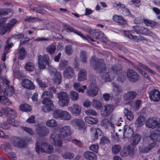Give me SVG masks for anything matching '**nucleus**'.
I'll use <instances>...</instances> for the list:
<instances>
[{
	"label": "nucleus",
	"instance_id": "nucleus-1",
	"mask_svg": "<svg viewBox=\"0 0 160 160\" xmlns=\"http://www.w3.org/2000/svg\"><path fill=\"white\" fill-rule=\"evenodd\" d=\"M122 69V65L120 64H116L112 66L108 72L105 73L101 74V78L105 81H110L113 79L116 76L121 72Z\"/></svg>",
	"mask_w": 160,
	"mask_h": 160
},
{
	"label": "nucleus",
	"instance_id": "nucleus-2",
	"mask_svg": "<svg viewBox=\"0 0 160 160\" xmlns=\"http://www.w3.org/2000/svg\"><path fill=\"white\" fill-rule=\"evenodd\" d=\"M53 96L52 93L51 92L45 91L43 93L42 98L43 99L42 101V103L44 106L42 107V111L45 112H48L53 109V102L50 99Z\"/></svg>",
	"mask_w": 160,
	"mask_h": 160
},
{
	"label": "nucleus",
	"instance_id": "nucleus-3",
	"mask_svg": "<svg viewBox=\"0 0 160 160\" xmlns=\"http://www.w3.org/2000/svg\"><path fill=\"white\" fill-rule=\"evenodd\" d=\"M119 122L117 118L111 116L109 121L106 118L103 119L101 122V125L106 129L111 127V129L113 131V132H115V129H116L117 127L122 125V123Z\"/></svg>",
	"mask_w": 160,
	"mask_h": 160
},
{
	"label": "nucleus",
	"instance_id": "nucleus-4",
	"mask_svg": "<svg viewBox=\"0 0 160 160\" xmlns=\"http://www.w3.org/2000/svg\"><path fill=\"white\" fill-rule=\"evenodd\" d=\"M91 63H93L95 69L100 72V74H104L105 72L103 73L106 68V65L104 61L102 59H97L95 57H92L91 59Z\"/></svg>",
	"mask_w": 160,
	"mask_h": 160
},
{
	"label": "nucleus",
	"instance_id": "nucleus-5",
	"mask_svg": "<svg viewBox=\"0 0 160 160\" xmlns=\"http://www.w3.org/2000/svg\"><path fill=\"white\" fill-rule=\"evenodd\" d=\"M57 98L58 99V103L60 106L64 107L68 105L70 98L67 92L62 91L58 93Z\"/></svg>",
	"mask_w": 160,
	"mask_h": 160
},
{
	"label": "nucleus",
	"instance_id": "nucleus-6",
	"mask_svg": "<svg viewBox=\"0 0 160 160\" xmlns=\"http://www.w3.org/2000/svg\"><path fill=\"white\" fill-rule=\"evenodd\" d=\"M24 37V33H20L19 34H14L12 36V37L9 38L8 39L6 42L7 45H5V48L4 50V52L2 53L1 58L3 61H5L6 60V56L7 54L9 51V48H11L13 45V44L11 43L9 44V41L12 38H13L15 39H19L23 38Z\"/></svg>",
	"mask_w": 160,
	"mask_h": 160
},
{
	"label": "nucleus",
	"instance_id": "nucleus-7",
	"mask_svg": "<svg viewBox=\"0 0 160 160\" xmlns=\"http://www.w3.org/2000/svg\"><path fill=\"white\" fill-rule=\"evenodd\" d=\"M35 149L37 152H45L47 153H51L53 151V147L51 145H48L45 143H42L40 144L37 142L36 144Z\"/></svg>",
	"mask_w": 160,
	"mask_h": 160
},
{
	"label": "nucleus",
	"instance_id": "nucleus-8",
	"mask_svg": "<svg viewBox=\"0 0 160 160\" xmlns=\"http://www.w3.org/2000/svg\"><path fill=\"white\" fill-rule=\"evenodd\" d=\"M133 31L137 34H140L144 35L154 36L155 34L150 31L147 28L142 26L136 25L132 27Z\"/></svg>",
	"mask_w": 160,
	"mask_h": 160
},
{
	"label": "nucleus",
	"instance_id": "nucleus-9",
	"mask_svg": "<svg viewBox=\"0 0 160 160\" xmlns=\"http://www.w3.org/2000/svg\"><path fill=\"white\" fill-rule=\"evenodd\" d=\"M145 124L148 128L154 129L156 127L160 128V119L154 117L149 118L146 120Z\"/></svg>",
	"mask_w": 160,
	"mask_h": 160
},
{
	"label": "nucleus",
	"instance_id": "nucleus-10",
	"mask_svg": "<svg viewBox=\"0 0 160 160\" xmlns=\"http://www.w3.org/2000/svg\"><path fill=\"white\" fill-rule=\"evenodd\" d=\"M62 138L60 137L59 134L55 132L52 133L50 137V142L53 145L60 147L62 145Z\"/></svg>",
	"mask_w": 160,
	"mask_h": 160
},
{
	"label": "nucleus",
	"instance_id": "nucleus-11",
	"mask_svg": "<svg viewBox=\"0 0 160 160\" xmlns=\"http://www.w3.org/2000/svg\"><path fill=\"white\" fill-rule=\"evenodd\" d=\"M114 106L111 104H107L104 106L102 109L101 114V116L105 117L109 115L113 111Z\"/></svg>",
	"mask_w": 160,
	"mask_h": 160
},
{
	"label": "nucleus",
	"instance_id": "nucleus-12",
	"mask_svg": "<svg viewBox=\"0 0 160 160\" xmlns=\"http://www.w3.org/2000/svg\"><path fill=\"white\" fill-rule=\"evenodd\" d=\"M114 7L116 8L119 12L125 16H129L130 15V12L128 8H126L123 4L120 3H115L114 5Z\"/></svg>",
	"mask_w": 160,
	"mask_h": 160
},
{
	"label": "nucleus",
	"instance_id": "nucleus-13",
	"mask_svg": "<svg viewBox=\"0 0 160 160\" xmlns=\"http://www.w3.org/2000/svg\"><path fill=\"white\" fill-rule=\"evenodd\" d=\"M98 88L96 85L94 83H91L87 90V93L89 96L94 97L98 93Z\"/></svg>",
	"mask_w": 160,
	"mask_h": 160
},
{
	"label": "nucleus",
	"instance_id": "nucleus-14",
	"mask_svg": "<svg viewBox=\"0 0 160 160\" xmlns=\"http://www.w3.org/2000/svg\"><path fill=\"white\" fill-rule=\"evenodd\" d=\"M67 32H68V30L71 32H74L81 36L83 39L88 41V42H90V41L92 42H95V41L90 36H85L79 31L77 30L72 27L68 26L67 27Z\"/></svg>",
	"mask_w": 160,
	"mask_h": 160
},
{
	"label": "nucleus",
	"instance_id": "nucleus-15",
	"mask_svg": "<svg viewBox=\"0 0 160 160\" xmlns=\"http://www.w3.org/2000/svg\"><path fill=\"white\" fill-rule=\"evenodd\" d=\"M127 75L128 80L132 82H136L139 78L138 74L132 69L127 70Z\"/></svg>",
	"mask_w": 160,
	"mask_h": 160
},
{
	"label": "nucleus",
	"instance_id": "nucleus-16",
	"mask_svg": "<svg viewBox=\"0 0 160 160\" xmlns=\"http://www.w3.org/2000/svg\"><path fill=\"white\" fill-rule=\"evenodd\" d=\"M68 109L72 114L75 116L79 115L82 110L81 107L76 104H73L71 106L68 107Z\"/></svg>",
	"mask_w": 160,
	"mask_h": 160
},
{
	"label": "nucleus",
	"instance_id": "nucleus-17",
	"mask_svg": "<svg viewBox=\"0 0 160 160\" xmlns=\"http://www.w3.org/2000/svg\"><path fill=\"white\" fill-rule=\"evenodd\" d=\"M134 153L133 148L130 145L128 146L127 148H123L121 152L120 155L123 157L128 156L131 157Z\"/></svg>",
	"mask_w": 160,
	"mask_h": 160
},
{
	"label": "nucleus",
	"instance_id": "nucleus-18",
	"mask_svg": "<svg viewBox=\"0 0 160 160\" xmlns=\"http://www.w3.org/2000/svg\"><path fill=\"white\" fill-rule=\"evenodd\" d=\"M71 133L70 127L65 126L60 129L58 134L61 138H64L70 135Z\"/></svg>",
	"mask_w": 160,
	"mask_h": 160
},
{
	"label": "nucleus",
	"instance_id": "nucleus-19",
	"mask_svg": "<svg viewBox=\"0 0 160 160\" xmlns=\"http://www.w3.org/2000/svg\"><path fill=\"white\" fill-rule=\"evenodd\" d=\"M149 97L151 100L158 102L160 100V92L158 90L154 89L150 92Z\"/></svg>",
	"mask_w": 160,
	"mask_h": 160
},
{
	"label": "nucleus",
	"instance_id": "nucleus-20",
	"mask_svg": "<svg viewBox=\"0 0 160 160\" xmlns=\"http://www.w3.org/2000/svg\"><path fill=\"white\" fill-rule=\"evenodd\" d=\"M122 133L124 138H130L133 135L134 131L129 126L126 125L124 127Z\"/></svg>",
	"mask_w": 160,
	"mask_h": 160
},
{
	"label": "nucleus",
	"instance_id": "nucleus-21",
	"mask_svg": "<svg viewBox=\"0 0 160 160\" xmlns=\"http://www.w3.org/2000/svg\"><path fill=\"white\" fill-rule=\"evenodd\" d=\"M2 111L7 114L8 117L11 119H14L17 116L16 111L12 108L8 107H4L2 109Z\"/></svg>",
	"mask_w": 160,
	"mask_h": 160
},
{
	"label": "nucleus",
	"instance_id": "nucleus-22",
	"mask_svg": "<svg viewBox=\"0 0 160 160\" xmlns=\"http://www.w3.org/2000/svg\"><path fill=\"white\" fill-rule=\"evenodd\" d=\"M37 133L41 136H45L49 133V130L46 127L38 126L36 129Z\"/></svg>",
	"mask_w": 160,
	"mask_h": 160
},
{
	"label": "nucleus",
	"instance_id": "nucleus-23",
	"mask_svg": "<svg viewBox=\"0 0 160 160\" xmlns=\"http://www.w3.org/2000/svg\"><path fill=\"white\" fill-rule=\"evenodd\" d=\"M13 144L14 146L19 148L25 147L26 145V143L23 139L17 137L14 138Z\"/></svg>",
	"mask_w": 160,
	"mask_h": 160
},
{
	"label": "nucleus",
	"instance_id": "nucleus-24",
	"mask_svg": "<svg viewBox=\"0 0 160 160\" xmlns=\"http://www.w3.org/2000/svg\"><path fill=\"white\" fill-rule=\"evenodd\" d=\"M137 94V92L135 91H129L124 94L123 98L125 100L131 101L136 98Z\"/></svg>",
	"mask_w": 160,
	"mask_h": 160
},
{
	"label": "nucleus",
	"instance_id": "nucleus-25",
	"mask_svg": "<svg viewBox=\"0 0 160 160\" xmlns=\"http://www.w3.org/2000/svg\"><path fill=\"white\" fill-rule=\"evenodd\" d=\"M142 138L141 135L138 133L134 135L131 140V144L133 146H136L140 142Z\"/></svg>",
	"mask_w": 160,
	"mask_h": 160
},
{
	"label": "nucleus",
	"instance_id": "nucleus-26",
	"mask_svg": "<svg viewBox=\"0 0 160 160\" xmlns=\"http://www.w3.org/2000/svg\"><path fill=\"white\" fill-rule=\"evenodd\" d=\"M22 85L24 88L30 89H33L35 88L32 82L28 79H26L23 80Z\"/></svg>",
	"mask_w": 160,
	"mask_h": 160
},
{
	"label": "nucleus",
	"instance_id": "nucleus-27",
	"mask_svg": "<svg viewBox=\"0 0 160 160\" xmlns=\"http://www.w3.org/2000/svg\"><path fill=\"white\" fill-rule=\"evenodd\" d=\"M73 70L72 68L68 66L65 70L64 76L67 78H71L74 75Z\"/></svg>",
	"mask_w": 160,
	"mask_h": 160
},
{
	"label": "nucleus",
	"instance_id": "nucleus-28",
	"mask_svg": "<svg viewBox=\"0 0 160 160\" xmlns=\"http://www.w3.org/2000/svg\"><path fill=\"white\" fill-rule=\"evenodd\" d=\"M113 20L120 25H125L127 22L126 20L124 19L121 16L117 15H115L113 17Z\"/></svg>",
	"mask_w": 160,
	"mask_h": 160
},
{
	"label": "nucleus",
	"instance_id": "nucleus-29",
	"mask_svg": "<svg viewBox=\"0 0 160 160\" xmlns=\"http://www.w3.org/2000/svg\"><path fill=\"white\" fill-rule=\"evenodd\" d=\"M87 73L86 70L81 69L78 74V80L79 82L82 81L86 79Z\"/></svg>",
	"mask_w": 160,
	"mask_h": 160
},
{
	"label": "nucleus",
	"instance_id": "nucleus-30",
	"mask_svg": "<svg viewBox=\"0 0 160 160\" xmlns=\"http://www.w3.org/2000/svg\"><path fill=\"white\" fill-rule=\"evenodd\" d=\"M92 131L93 134L92 136V140L95 141L98 139L99 137L101 136L102 134V131L99 128L97 129H92Z\"/></svg>",
	"mask_w": 160,
	"mask_h": 160
},
{
	"label": "nucleus",
	"instance_id": "nucleus-31",
	"mask_svg": "<svg viewBox=\"0 0 160 160\" xmlns=\"http://www.w3.org/2000/svg\"><path fill=\"white\" fill-rule=\"evenodd\" d=\"M84 156L86 159L90 160H96L97 159L96 155L94 153L89 151L85 152L84 154Z\"/></svg>",
	"mask_w": 160,
	"mask_h": 160
},
{
	"label": "nucleus",
	"instance_id": "nucleus-32",
	"mask_svg": "<svg viewBox=\"0 0 160 160\" xmlns=\"http://www.w3.org/2000/svg\"><path fill=\"white\" fill-rule=\"evenodd\" d=\"M3 67L2 65L0 64V82L2 83L4 85L5 84L6 86L8 88H9V81L5 77H3L1 76V73L2 72Z\"/></svg>",
	"mask_w": 160,
	"mask_h": 160
},
{
	"label": "nucleus",
	"instance_id": "nucleus-33",
	"mask_svg": "<svg viewBox=\"0 0 160 160\" xmlns=\"http://www.w3.org/2000/svg\"><path fill=\"white\" fill-rule=\"evenodd\" d=\"M72 118L71 115L66 111L62 110L60 119L63 120H68Z\"/></svg>",
	"mask_w": 160,
	"mask_h": 160
},
{
	"label": "nucleus",
	"instance_id": "nucleus-34",
	"mask_svg": "<svg viewBox=\"0 0 160 160\" xmlns=\"http://www.w3.org/2000/svg\"><path fill=\"white\" fill-rule=\"evenodd\" d=\"M89 32L91 37L96 39H98L99 38L100 34H103L102 32H98L95 30H90Z\"/></svg>",
	"mask_w": 160,
	"mask_h": 160
},
{
	"label": "nucleus",
	"instance_id": "nucleus-35",
	"mask_svg": "<svg viewBox=\"0 0 160 160\" xmlns=\"http://www.w3.org/2000/svg\"><path fill=\"white\" fill-rule=\"evenodd\" d=\"M149 138L153 141L160 142V132H157L151 133L149 136Z\"/></svg>",
	"mask_w": 160,
	"mask_h": 160
},
{
	"label": "nucleus",
	"instance_id": "nucleus-36",
	"mask_svg": "<svg viewBox=\"0 0 160 160\" xmlns=\"http://www.w3.org/2000/svg\"><path fill=\"white\" fill-rule=\"evenodd\" d=\"M71 124L74 126H78L79 127H82L84 125V122L80 119H75L71 122Z\"/></svg>",
	"mask_w": 160,
	"mask_h": 160
},
{
	"label": "nucleus",
	"instance_id": "nucleus-37",
	"mask_svg": "<svg viewBox=\"0 0 160 160\" xmlns=\"http://www.w3.org/2000/svg\"><path fill=\"white\" fill-rule=\"evenodd\" d=\"M112 85L114 88L113 91L116 94L120 93L122 92V89L121 87L119 84L115 82H112Z\"/></svg>",
	"mask_w": 160,
	"mask_h": 160
},
{
	"label": "nucleus",
	"instance_id": "nucleus-38",
	"mask_svg": "<svg viewBox=\"0 0 160 160\" xmlns=\"http://www.w3.org/2000/svg\"><path fill=\"white\" fill-rule=\"evenodd\" d=\"M124 113L127 119L130 121H131L134 118V116L132 113L126 108H124Z\"/></svg>",
	"mask_w": 160,
	"mask_h": 160
},
{
	"label": "nucleus",
	"instance_id": "nucleus-39",
	"mask_svg": "<svg viewBox=\"0 0 160 160\" xmlns=\"http://www.w3.org/2000/svg\"><path fill=\"white\" fill-rule=\"evenodd\" d=\"M85 122L90 124H95L98 122V120L96 118L86 117L84 118Z\"/></svg>",
	"mask_w": 160,
	"mask_h": 160
},
{
	"label": "nucleus",
	"instance_id": "nucleus-40",
	"mask_svg": "<svg viewBox=\"0 0 160 160\" xmlns=\"http://www.w3.org/2000/svg\"><path fill=\"white\" fill-rule=\"evenodd\" d=\"M145 117L142 116L139 117L135 122V124L137 127H140L143 124V122L145 119Z\"/></svg>",
	"mask_w": 160,
	"mask_h": 160
},
{
	"label": "nucleus",
	"instance_id": "nucleus-41",
	"mask_svg": "<svg viewBox=\"0 0 160 160\" xmlns=\"http://www.w3.org/2000/svg\"><path fill=\"white\" fill-rule=\"evenodd\" d=\"M18 52V59L20 60L23 59L27 54V52L25 49L23 48H22L19 50Z\"/></svg>",
	"mask_w": 160,
	"mask_h": 160
},
{
	"label": "nucleus",
	"instance_id": "nucleus-42",
	"mask_svg": "<svg viewBox=\"0 0 160 160\" xmlns=\"http://www.w3.org/2000/svg\"><path fill=\"white\" fill-rule=\"evenodd\" d=\"M7 106H9L11 104V102L5 96H0V102Z\"/></svg>",
	"mask_w": 160,
	"mask_h": 160
},
{
	"label": "nucleus",
	"instance_id": "nucleus-43",
	"mask_svg": "<svg viewBox=\"0 0 160 160\" xmlns=\"http://www.w3.org/2000/svg\"><path fill=\"white\" fill-rule=\"evenodd\" d=\"M80 58L81 61L83 62H86L88 58V55L86 52L81 51L80 53Z\"/></svg>",
	"mask_w": 160,
	"mask_h": 160
},
{
	"label": "nucleus",
	"instance_id": "nucleus-44",
	"mask_svg": "<svg viewBox=\"0 0 160 160\" xmlns=\"http://www.w3.org/2000/svg\"><path fill=\"white\" fill-rule=\"evenodd\" d=\"M143 21L147 26L153 27L156 26L157 23L155 21L150 20L148 19H143Z\"/></svg>",
	"mask_w": 160,
	"mask_h": 160
},
{
	"label": "nucleus",
	"instance_id": "nucleus-45",
	"mask_svg": "<svg viewBox=\"0 0 160 160\" xmlns=\"http://www.w3.org/2000/svg\"><path fill=\"white\" fill-rule=\"evenodd\" d=\"M69 95L71 100L72 101H77L79 98L78 93L74 91H71L70 92Z\"/></svg>",
	"mask_w": 160,
	"mask_h": 160
},
{
	"label": "nucleus",
	"instance_id": "nucleus-46",
	"mask_svg": "<svg viewBox=\"0 0 160 160\" xmlns=\"http://www.w3.org/2000/svg\"><path fill=\"white\" fill-rule=\"evenodd\" d=\"M62 81V77L60 72H57L55 75H54V81L55 83L59 84Z\"/></svg>",
	"mask_w": 160,
	"mask_h": 160
},
{
	"label": "nucleus",
	"instance_id": "nucleus-47",
	"mask_svg": "<svg viewBox=\"0 0 160 160\" xmlns=\"http://www.w3.org/2000/svg\"><path fill=\"white\" fill-rule=\"evenodd\" d=\"M138 66L142 68L143 69L146 70L153 75H154L156 74V72L155 71L151 69L150 68L148 67L147 66L144 64L139 63H138Z\"/></svg>",
	"mask_w": 160,
	"mask_h": 160
},
{
	"label": "nucleus",
	"instance_id": "nucleus-48",
	"mask_svg": "<svg viewBox=\"0 0 160 160\" xmlns=\"http://www.w3.org/2000/svg\"><path fill=\"white\" fill-rule=\"evenodd\" d=\"M56 49V45L54 44H51L47 47V51L50 54H52L55 52Z\"/></svg>",
	"mask_w": 160,
	"mask_h": 160
},
{
	"label": "nucleus",
	"instance_id": "nucleus-49",
	"mask_svg": "<svg viewBox=\"0 0 160 160\" xmlns=\"http://www.w3.org/2000/svg\"><path fill=\"white\" fill-rule=\"evenodd\" d=\"M25 21H28V22H36L41 21V20L36 17H32L31 16L26 17L24 18Z\"/></svg>",
	"mask_w": 160,
	"mask_h": 160
},
{
	"label": "nucleus",
	"instance_id": "nucleus-50",
	"mask_svg": "<svg viewBox=\"0 0 160 160\" xmlns=\"http://www.w3.org/2000/svg\"><path fill=\"white\" fill-rule=\"evenodd\" d=\"M10 88L11 90H10L8 88H6L3 92V94L8 96H11L14 92V88L12 86H11Z\"/></svg>",
	"mask_w": 160,
	"mask_h": 160
},
{
	"label": "nucleus",
	"instance_id": "nucleus-51",
	"mask_svg": "<svg viewBox=\"0 0 160 160\" xmlns=\"http://www.w3.org/2000/svg\"><path fill=\"white\" fill-rule=\"evenodd\" d=\"M92 105L95 108L99 109L102 107L101 103L98 100L96 99L93 100L92 101Z\"/></svg>",
	"mask_w": 160,
	"mask_h": 160
},
{
	"label": "nucleus",
	"instance_id": "nucleus-52",
	"mask_svg": "<svg viewBox=\"0 0 160 160\" xmlns=\"http://www.w3.org/2000/svg\"><path fill=\"white\" fill-rule=\"evenodd\" d=\"M121 148V146L119 144H115L113 145L112 148V152L113 153H118Z\"/></svg>",
	"mask_w": 160,
	"mask_h": 160
},
{
	"label": "nucleus",
	"instance_id": "nucleus-53",
	"mask_svg": "<svg viewBox=\"0 0 160 160\" xmlns=\"http://www.w3.org/2000/svg\"><path fill=\"white\" fill-rule=\"evenodd\" d=\"M62 156L63 158L66 159H71L74 157V155L73 153L68 152L63 153L62 154Z\"/></svg>",
	"mask_w": 160,
	"mask_h": 160
},
{
	"label": "nucleus",
	"instance_id": "nucleus-54",
	"mask_svg": "<svg viewBox=\"0 0 160 160\" xmlns=\"http://www.w3.org/2000/svg\"><path fill=\"white\" fill-rule=\"evenodd\" d=\"M20 108L21 110L27 112L30 111L31 109V106L26 104L21 105Z\"/></svg>",
	"mask_w": 160,
	"mask_h": 160
},
{
	"label": "nucleus",
	"instance_id": "nucleus-55",
	"mask_svg": "<svg viewBox=\"0 0 160 160\" xmlns=\"http://www.w3.org/2000/svg\"><path fill=\"white\" fill-rule=\"evenodd\" d=\"M65 52L68 55H70L73 53V50L71 46L67 45L65 47Z\"/></svg>",
	"mask_w": 160,
	"mask_h": 160
},
{
	"label": "nucleus",
	"instance_id": "nucleus-56",
	"mask_svg": "<svg viewBox=\"0 0 160 160\" xmlns=\"http://www.w3.org/2000/svg\"><path fill=\"white\" fill-rule=\"evenodd\" d=\"M10 30L8 28L6 25H5L3 26H1L0 27V34L2 35L4 34L6 32H9Z\"/></svg>",
	"mask_w": 160,
	"mask_h": 160
},
{
	"label": "nucleus",
	"instance_id": "nucleus-57",
	"mask_svg": "<svg viewBox=\"0 0 160 160\" xmlns=\"http://www.w3.org/2000/svg\"><path fill=\"white\" fill-rule=\"evenodd\" d=\"M73 87L75 89L79 92H83L84 91V89L82 88V85L79 82L75 83Z\"/></svg>",
	"mask_w": 160,
	"mask_h": 160
},
{
	"label": "nucleus",
	"instance_id": "nucleus-58",
	"mask_svg": "<svg viewBox=\"0 0 160 160\" xmlns=\"http://www.w3.org/2000/svg\"><path fill=\"white\" fill-rule=\"evenodd\" d=\"M10 12L12 13V11L9 8H2L0 9V15L1 16H5Z\"/></svg>",
	"mask_w": 160,
	"mask_h": 160
},
{
	"label": "nucleus",
	"instance_id": "nucleus-59",
	"mask_svg": "<svg viewBox=\"0 0 160 160\" xmlns=\"http://www.w3.org/2000/svg\"><path fill=\"white\" fill-rule=\"evenodd\" d=\"M139 148L140 152L142 153H147L150 150V148H148V146L144 147L143 145L140 146Z\"/></svg>",
	"mask_w": 160,
	"mask_h": 160
},
{
	"label": "nucleus",
	"instance_id": "nucleus-60",
	"mask_svg": "<svg viewBox=\"0 0 160 160\" xmlns=\"http://www.w3.org/2000/svg\"><path fill=\"white\" fill-rule=\"evenodd\" d=\"M25 68L29 71H33L34 69V64L31 62H28L25 65Z\"/></svg>",
	"mask_w": 160,
	"mask_h": 160
},
{
	"label": "nucleus",
	"instance_id": "nucleus-61",
	"mask_svg": "<svg viewBox=\"0 0 160 160\" xmlns=\"http://www.w3.org/2000/svg\"><path fill=\"white\" fill-rule=\"evenodd\" d=\"M46 124L47 126L49 127H55L57 124L56 122L53 119L48 121Z\"/></svg>",
	"mask_w": 160,
	"mask_h": 160
},
{
	"label": "nucleus",
	"instance_id": "nucleus-62",
	"mask_svg": "<svg viewBox=\"0 0 160 160\" xmlns=\"http://www.w3.org/2000/svg\"><path fill=\"white\" fill-rule=\"evenodd\" d=\"M17 20L15 19H12L7 24L6 26L10 30L11 28L17 22Z\"/></svg>",
	"mask_w": 160,
	"mask_h": 160
},
{
	"label": "nucleus",
	"instance_id": "nucleus-63",
	"mask_svg": "<svg viewBox=\"0 0 160 160\" xmlns=\"http://www.w3.org/2000/svg\"><path fill=\"white\" fill-rule=\"evenodd\" d=\"M62 110L57 109L55 110L53 113V116L56 118H60L62 111Z\"/></svg>",
	"mask_w": 160,
	"mask_h": 160
},
{
	"label": "nucleus",
	"instance_id": "nucleus-64",
	"mask_svg": "<svg viewBox=\"0 0 160 160\" xmlns=\"http://www.w3.org/2000/svg\"><path fill=\"white\" fill-rule=\"evenodd\" d=\"M36 81L38 85L40 87L44 88L47 87V85L46 83L45 82H42L40 78H37L36 79Z\"/></svg>",
	"mask_w": 160,
	"mask_h": 160
}]
</instances>
